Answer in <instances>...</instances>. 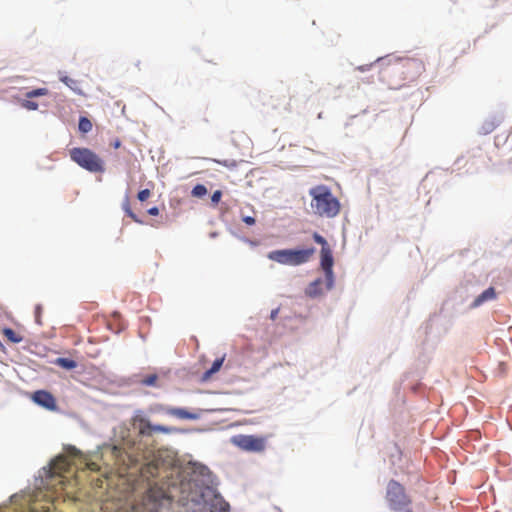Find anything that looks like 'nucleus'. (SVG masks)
Wrapping results in <instances>:
<instances>
[{
  "label": "nucleus",
  "instance_id": "nucleus-1",
  "mask_svg": "<svg viewBox=\"0 0 512 512\" xmlns=\"http://www.w3.org/2000/svg\"><path fill=\"white\" fill-rule=\"evenodd\" d=\"M375 68L378 70L380 81L388 88L400 89L405 86L402 66L398 64L396 59L379 58L375 63L356 67V70L365 72Z\"/></svg>",
  "mask_w": 512,
  "mask_h": 512
},
{
  "label": "nucleus",
  "instance_id": "nucleus-2",
  "mask_svg": "<svg viewBox=\"0 0 512 512\" xmlns=\"http://www.w3.org/2000/svg\"><path fill=\"white\" fill-rule=\"evenodd\" d=\"M311 208L320 217L333 218L340 212V203L327 186L319 185L310 189Z\"/></svg>",
  "mask_w": 512,
  "mask_h": 512
},
{
  "label": "nucleus",
  "instance_id": "nucleus-3",
  "mask_svg": "<svg viewBox=\"0 0 512 512\" xmlns=\"http://www.w3.org/2000/svg\"><path fill=\"white\" fill-rule=\"evenodd\" d=\"M315 253V248L306 249H281L267 254L269 260L282 265L299 266L307 263Z\"/></svg>",
  "mask_w": 512,
  "mask_h": 512
},
{
  "label": "nucleus",
  "instance_id": "nucleus-4",
  "mask_svg": "<svg viewBox=\"0 0 512 512\" xmlns=\"http://www.w3.org/2000/svg\"><path fill=\"white\" fill-rule=\"evenodd\" d=\"M69 155L73 162L91 173H103L105 171L104 160L89 148H72Z\"/></svg>",
  "mask_w": 512,
  "mask_h": 512
},
{
  "label": "nucleus",
  "instance_id": "nucleus-5",
  "mask_svg": "<svg viewBox=\"0 0 512 512\" xmlns=\"http://www.w3.org/2000/svg\"><path fill=\"white\" fill-rule=\"evenodd\" d=\"M386 499L393 510H400L411 502L404 487L395 480H390L387 485Z\"/></svg>",
  "mask_w": 512,
  "mask_h": 512
},
{
  "label": "nucleus",
  "instance_id": "nucleus-6",
  "mask_svg": "<svg viewBox=\"0 0 512 512\" xmlns=\"http://www.w3.org/2000/svg\"><path fill=\"white\" fill-rule=\"evenodd\" d=\"M232 443L244 451L261 452L265 449V438L255 435H237Z\"/></svg>",
  "mask_w": 512,
  "mask_h": 512
},
{
  "label": "nucleus",
  "instance_id": "nucleus-7",
  "mask_svg": "<svg viewBox=\"0 0 512 512\" xmlns=\"http://www.w3.org/2000/svg\"><path fill=\"white\" fill-rule=\"evenodd\" d=\"M151 411L155 413H164L169 416L186 420H197L201 417L202 414V410L191 412L184 408L170 407L163 404H155L151 408Z\"/></svg>",
  "mask_w": 512,
  "mask_h": 512
},
{
  "label": "nucleus",
  "instance_id": "nucleus-8",
  "mask_svg": "<svg viewBox=\"0 0 512 512\" xmlns=\"http://www.w3.org/2000/svg\"><path fill=\"white\" fill-rule=\"evenodd\" d=\"M398 64L402 66L404 83L407 85L415 81L424 71L422 62L416 59H396Z\"/></svg>",
  "mask_w": 512,
  "mask_h": 512
},
{
  "label": "nucleus",
  "instance_id": "nucleus-9",
  "mask_svg": "<svg viewBox=\"0 0 512 512\" xmlns=\"http://www.w3.org/2000/svg\"><path fill=\"white\" fill-rule=\"evenodd\" d=\"M133 426L138 430L139 434L142 436H150L153 432H161V433H171L173 428L162 426V425H152L149 420L144 418L142 415L137 414L133 417Z\"/></svg>",
  "mask_w": 512,
  "mask_h": 512
},
{
  "label": "nucleus",
  "instance_id": "nucleus-10",
  "mask_svg": "<svg viewBox=\"0 0 512 512\" xmlns=\"http://www.w3.org/2000/svg\"><path fill=\"white\" fill-rule=\"evenodd\" d=\"M333 255L330 248L321 249V267L325 273L326 290H330L334 284Z\"/></svg>",
  "mask_w": 512,
  "mask_h": 512
},
{
  "label": "nucleus",
  "instance_id": "nucleus-11",
  "mask_svg": "<svg viewBox=\"0 0 512 512\" xmlns=\"http://www.w3.org/2000/svg\"><path fill=\"white\" fill-rule=\"evenodd\" d=\"M32 399L33 401L50 410V411H55L57 410V403H56V399L55 397L48 391H45V390H38V391H35L33 393V396H32Z\"/></svg>",
  "mask_w": 512,
  "mask_h": 512
},
{
  "label": "nucleus",
  "instance_id": "nucleus-12",
  "mask_svg": "<svg viewBox=\"0 0 512 512\" xmlns=\"http://www.w3.org/2000/svg\"><path fill=\"white\" fill-rule=\"evenodd\" d=\"M48 93H49V90L47 88H37V89L31 90L26 93L27 99L22 100L20 102V105H21V107H23L27 110H31V111L37 110L39 107V104L30 99L34 98V97H39V96H46Z\"/></svg>",
  "mask_w": 512,
  "mask_h": 512
},
{
  "label": "nucleus",
  "instance_id": "nucleus-13",
  "mask_svg": "<svg viewBox=\"0 0 512 512\" xmlns=\"http://www.w3.org/2000/svg\"><path fill=\"white\" fill-rule=\"evenodd\" d=\"M68 469H69V463L66 460V458L63 456H59L51 463V466H50L51 476L52 477L59 476L60 477L59 483L63 484L62 473L68 471Z\"/></svg>",
  "mask_w": 512,
  "mask_h": 512
},
{
  "label": "nucleus",
  "instance_id": "nucleus-14",
  "mask_svg": "<svg viewBox=\"0 0 512 512\" xmlns=\"http://www.w3.org/2000/svg\"><path fill=\"white\" fill-rule=\"evenodd\" d=\"M496 297L497 293L495 289L493 287H489L474 299V301L471 304V308H477L484 304L485 302L495 300Z\"/></svg>",
  "mask_w": 512,
  "mask_h": 512
},
{
  "label": "nucleus",
  "instance_id": "nucleus-15",
  "mask_svg": "<svg viewBox=\"0 0 512 512\" xmlns=\"http://www.w3.org/2000/svg\"><path fill=\"white\" fill-rule=\"evenodd\" d=\"M306 294L309 297L315 298L323 294V280L318 278L311 282L306 288Z\"/></svg>",
  "mask_w": 512,
  "mask_h": 512
},
{
  "label": "nucleus",
  "instance_id": "nucleus-16",
  "mask_svg": "<svg viewBox=\"0 0 512 512\" xmlns=\"http://www.w3.org/2000/svg\"><path fill=\"white\" fill-rule=\"evenodd\" d=\"M158 469L157 463L150 462L141 467L140 475L142 478L149 480L158 475Z\"/></svg>",
  "mask_w": 512,
  "mask_h": 512
},
{
  "label": "nucleus",
  "instance_id": "nucleus-17",
  "mask_svg": "<svg viewBox=\"0 0 512 512\" xmlns=\"http://www.w3.org/2000/svg\"><path fill=\"white\" fill-rule=\"evenodd\" d=\"M224 360H225V356H222L221 358L216 359L213 362L211 368L208 369L203 374V379L208 380L214 373L218 372L220 370V368L222 367Z\"/></svg>",
  "mask_w": 512,
  "mask_h": 512
},
{
  "label": "nucleus",
  "instance_id": "nucleus-18",
  "mask_svg": "<svg viewBox=\"0 0 512 512\" xmlns=\"http://www.w3.org/2000/svg\"><path fill=\"white\" fill-rule=\"evenodd\" d=\"M122 208L127 216L130 217L135 223L144 224V222L132 211L128 197L124 199Z\"/></svg>",
  "mask_w": 512,
  "mask_h": 512
},
{
  "label": "nucleus",
  "instance_id": "nucleus-19",
  "mask_svg": "<svg viewBox=\"0 0 512 512\" xmlns=\"http://www.w3.org/2000/svg\"><path fill=\"white\" fill-rule=\"evenodd\" d=\"M2 334L7 338V340H9L12 343H20L23 341V337L21 335H19L18 333H16L11 328H8V327L3 328Z\"/></svg>",
  "mask_w": 512,
  "mask_h": 512
},
{
  "label": "nucleus",
  "instance_id": "nucleus-20",
  "mask_svg": "<svg viewBox=\"0 0 512 512\" xmlns=\"http://www.w3.org/2000/svg\"><path fill=\"white\" fill-rule=\"evenodd\" d=\"M55 364L68 370L74 369L77 366V363L69 358H57Z\"/></svg>",
  "mask_w": 512,
  "mask_h": 512
},
{
  "label": "nucleus",
  "instance_id": "nucleus-21",
  "mask_svg": "<svg viewBox=\"0 0 512 512\" xmlns=\"http://www.w3.org/2000/svg\"><path fill=\"white\" fill-rule=\"evenodd\" d=\"M61 81L67 85L70 89H72L73 91H75L76 93L78 94H82V91L79 87V82L75 79H72L68 76H65L63 78H61Z\"/></svg>",
  "mask_w": 512,
  "mask_h": 512
},
{
  "label": "nucleus",
  "instance_id": "nucleus-22",
  "mask_svg": "<svg viewBox=\"0 0 512 512\" xmlns=\"http://www.w3.org/2000/svg\"><path fill=\"white\" fill-rule=\"evenodd\" d=\"M79 130L83 133H88L92 129L91 121L86 117H81L78 124Z\"/></svg>",
  "mask_w": 512,
  "mask_h": 512
},
{
  "label": "nucleus",
  "instance_id": "nucleus-23",
  "mask_svg": "<svg viewBox=\"0 0 512 512\" xmlns=\"http://www.w3.org/2000/svg\"><path fill=\"white\" fill-rule=\"evenodd\" d=\"M207 194V188L203 184H197L193 187L191 195L193 197L201 198Z\"/></svg>",
  "mask_w": 512,
  "mask_h": 512
},
{
  "label": "nucleus",
  "instance_id": "nucleus-24",
  "mask_svg": "<svg viewBox=\"0 0 512 512\" xmlns=\"http://www.w3.org/2000/svg\"><path fill=\"white\" fill-rule=\"evenodd\" d=\"M158 380V376L156 374H151L146 376L141 380V383L145 386H154Z\"/></svg>",
  "mask_w": 512,
  "mask_h": 512
},
{
  "label": "nucleus",
  "instance_id": "nucleus-25",
  "mask_svg": "<svg viewBox=\"0 0 512 512\" xmlns=\"http://www.w3.org/2000/svg\"><path fill=\"white\" fill-rule=\"evenodd\" d=\"M313 239L316 243H318L322 246L321 249L330 248L327 241L325 240V238L323 236H321L320 234L315 232L313 234Z\"/></svg>",
  "mask_w": 512,
  "mask_h": 512
},
{
  "label": "nucleus",
  "instance_id": "nucleus-26",
  "mask_svg": "<svg viewBox=\"0 0 512 512\" xmlns=\"http://www.w3.org/2000/svg\"><path fill=\"white\" fill-rule=\"evenodd\" d=\"M151 196V191L149 189H143L138 192L137 198L139 201L144 202Z\"/></svg>",
  "mask_w": 512,
  "mask_h": 512
},
{
  "label": "nucleus",
  "instance_id": "nucleus-27",
  "mask_svg": "<svg viewBox=\"0 0 512 512\" xmlns=\"http://www.w3.org/2000/svg\"><path fill=\"white\" fill-rule=\"evenodd\" d=\"M222 197V192L220 190H216L212 196H211V201L213 204H218L220 199Z\"/></svg>",
  "mask_w": 512,
  "mask_h": 512
},
{
  "label": "nucleus",
  "instance_id": "nucleus-28",
  "mask_svg": "<svg viewBox=\"0 0 512 512\" xmlns=\"http://www.w3.org/2000/svg\"><path fill=\"white\" fill-rule=\"evenodd\" d=\"M67 452H68V454H69L70 456H72V457H74V458H76V457H78V456H80V455H81V452H80L77 448H75V447H69V448L67 449Z\"/></svg>",
  "mask_w": 512,
  "mask_h": 512
},
{
  "label": "nucleus",
  "instance_id": "nucleus-29",
  "mask_svg": "<svg viewBox=\"0 0 512 512\" xmlns=\"http://www.w3.org/2000/svg\"><path fill=\"white\" fill-rule=\"evenodd\" d=\"M242 221L247 225H254L256 220L252 216H242Z\"/></svg>",
  "mask_w": 512,
  "mask_h": 512
},
{
  "label": "nucleus",
  "instance_id": "nucleus-30",
  "mask_svg": "<svg viewBox=\"0 0 512 512\" xmlns=\"http://www.w3.org/2000/svg\"><path fill=\"white\" fill-rule=\"evenodd\" d=\"M86 467L91 470V471H98L99 470V466L98 464H96L95 462H89L87 461L85 463Z\"/></svg>",
  "mask_w": 512,
  "mask_h": 512
},
{
  "label": "nucleus",
  "instance_id": "nucleus-31",
  "mask_svg": "<svg viewBox=\"0 0 512 512\" xmlns=\"http://www.w3.org/2000/svg\"><path fill=\"white\" fill-rule=\"evenodd\" d=\"M148 214L152 216H157L159 214V208L154 206L148 209Z\"/></svg>",
  "mask_w": 512,
  "mask_h": 512
},
{
  "label": "nucleus",
  "instance_id": "nucleus-32",
  "mask_svg": "<svg viewBox=\"0 0 512 512\" xmlns=\"http://www.w3.org/2000/svg\"><path fill=\"white\" fill-rule=\"evenodd\" d=\"M120 145H121V142H120L119 140H116V141L113 143V147H114V148H116V149H117V148H119V147H120Z\"/></svg>",
  "mask_w": 512,
  "mask_h": 512
},
{
  "label": "nucleus",
  "instance_id": "nucleus-33",
  "mask_svg": "<svg viewBox=\"0 0 512 512\" xmlns=\"http://www.w3.org/2000/svg\"><path fill=\"white\" fill-rule=\"evenodd\" d=\"M119 451H120V450H119V448H118L117 446H114V447H113V454H114L115 456H118Z\"/></svg>",
  "mask_w": 512,
  "mask_h": 512
},
{
  "label": "nucleus",
  "instance_id": "nucleus-34",
  "mask_svg": "<svg viewBox=\"0 0 512 512\" xmlns=\"http://www.w3.org/2000/svg\"><path fill=\"white\" fill-rule=\"evenodd\" d=\"M18 498H19V496H18V495H13V496L11 497V501H12L13 503H17V499H18Z\"/></svg>",
  "mask_w": 512,
  "mask_h": 512
},
{
  "label": "nucleus",
  "instance_id": "nucleus-35",
  "mask_svg": "<svg viewBox=\"0 0 512 512\" xmlns=\"http://www.w3.org/2000/svg\"><path fill=\"white\" fill-rule=\"evenodd\" d=\"M26 512H39V511L34 507H29Z\"/></svg>",
  "mask_w": 512,
  "mask_h": 512
},
{
  "label": "nucleus",
  "instance_id": "nucleus-36",
  "mask_svg": "<svg viewBox=\"0 0 512 512\" xmlns=\"http://www.w3.org/2000/svg\"><path fill=\"white\" fill-rule=\"evenodd\" d=\"M276 314H277V310L272 311V313H271V318H273V319H274V318H275V316H276Z\"/></svg>",
  "mask_w": 512,
  "mask_h": 512
},
{
  "label": "nucleus",
  "instance_id": "nucleus-37",
  "mask_svg": "<svg viewBox=\"0 0 512 512\" xmlns=\"http://www.w3.org/2000/svg\"><path fill=\"white\" fill-rule=\"evenodd\" d=\"M374 82V79L373 77L371 76L368 80H367V83H373Z\"/></svg>",
  "mask_w": 512,
  "mask_h": 512
},
{
  "label": "nucleus",
  "instance_id": "nucleus-38",
  "mask_svg": "<svg viewBox=\"0 0 512 512\" xmlns=\"http://www.w3.org/2000/svg\"><path fill=\"white\" fill-rule=\"evenodd\" d=\"M405 512H412L410 509H407Z\"/></svg>",
  "mask_w": 512,
  "mask_h": 512
}]
</instances>
